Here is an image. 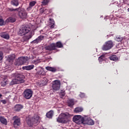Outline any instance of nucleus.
<instances>
[{"mask_svg": "<svg viewBox=\"0 0 129 129\" xmlns=\"http://www.w3.org/2000/svg\"><path fill=\"white\" fill-rule=\"evenodd\" d=\"M70 117V114L68 112L61 113L58 116L56 120L60 123H67L69 121V118Z\"/></svg>", "mask_w": 129, "mask_h": 129, "instance_id": "1", "label": "nucleus"}, {"mask_svg": "<svg viewBox=\"0 0 129 129\" xmlns=\"http://www.w3.org/2000/svg\"><path fill=\"white\" fill-rule=\"evenodd\" d=\"M40 117L37 114H35L31 119H28L27 121V124L29 126H33V125H37L39 123V119Z\"/></svg>", "mask_w": 129, "mask_h": 129, "instance_id": "2", "label": "nucleus"}, {"mask_svg": "<svg viewBox=\"0 0 129 129\" xmlns=\"http://www.w3.org/2000/svg\"><path fill=\"white\" fill-rule=\"evenodd\" d=\"M30 31H31V28H30L29 25H23L19 30V35L20 36H24L26 34H28Z\"/></svg>", "mask_w": 129, "mask_h": 129, "instance_id": "3", "label": "nucleus"}, {"mask_svg": "<svg viewBox=\"0 0 129 129\" xmlns=\"http://www.w3.org/2000/svg\"><path fill=\"white\" fill-rule=\"evenodd\" d=\"M84 120V118L81 115H75L73 117V121L74 122L77 123V124H81V123L84 124V123H85Z\"/></svg>", "mask_w": 129, "mask_h": 129, "instance_id": "4", "label": "nucleus"}, {"mask_svg": "<svg viewBox=\"0 0 129 129\" xmlns=\"http://www.w3.org/2000/svg\"><path fill=\"white\" fill-rule=\"evenodd\" d=\"M113 42L111 40L105 42V44L103 45L102 47V50L103 51H107V50H110L114 46Z\"/></svg>", "mask_w": 129, "mask_h": 129, "instance_id": "5", "label": "nucleus"}, {"mask_svg": "<svg viewBox=\"0 0 129 129\" xmlns=\"http://www.w3.org/2000/svg\"><path fill=\"white\" fill-rule=\"evenodd\" d=\"M29 61V57L28 56H21L17 59V65L20 66V65H24L25 63Z\"/></svg>", "mask_w": 129, "mask_h": 129, "instance_id": "6", "label": "nucleus"}, {"mask_svg": "<svg viewBox=\"0 0 129 129\" xmlns=\"http://www.w3.org/2000/svg\"><path fill=\"white\" fill-rule=\"evenodd\" d=\"M61 86V82L58 80H54L52 82V88L55 91H57L60 89Z\"/></svg>", "mask_w": 129, "mask_h": 129, "instance_id": "7", "label": "nucleus"}, {"mask_svg": "<svg viewBox=\"0 0 129 129\" xmlns=\"http://www.w3.org/2000/svg\"><path fill=\"white\" fill-rule=\"evenodd\" d=\"M24 95L26 99H30L33 96V91L30 89H27L24 92Z\"/></svg>", "mask_w": 129, "mask_h": 129, "instance_id": "8", "label": "nucleus"}, {"mask_svg": "<svg viewBox=\"0 0 129 129\" xmlns=\"http://www.w3.org/2000/svg\"><path fill=\"white\" fill-rule=\"evenodd\" d=\"M15 78L19 83H24L25 82V76L21 74H16Z\"/></svg>", "mask_w": 129, "mask_h": 129, "instance_id": "9", "label": "nucleus"}, {"mask_svg": "<svg viewBox=\"0 0 129 129\" xmlns=\"http://www.w3.org/2000/svg\"><path fill=\"white\" fill-rule=\"evenodd\" d=\"M18 15L20 19H26L28 16L27 12L24 9H21L20 11H18Z\"/></svg>", "mask_w": 129, "mask_h": 129, "instance_id": "10", "label": "nucleus"}, {"mask_svg": "<svg viewBox=\"0 0 129 129\" xmlns=\"http://www.w3.org/2000/svg\"><path fill=\"white\" fill-rule=\"evenodd\" d=\"M13 120H14L13 123L14 126H16V125H21V119L19 117L17 116H14L13 117Z\"/></svg>", "mask_w": 129, "mask_h": 129, "instance_id": "11", "label": "nucleus"}, {"mask_svg": "<svg viewBox=\"0 0 129 129\" xmlns=\"http://www.w3.org/2000/svg\"><path fill=\"white\" fill-rule=\"evenodd\" d=\"M45 49L48 51H53V50H56V44L52 43L49 45L46 46Z\"/></svg>", "mask_w": 129, "mask_h": 129, "instance_id": "12", "label": "nucleus"}, {"mask_svg": "<svg viewBox=\"0 0 129 129\" xmlns=\"http://www.w3.org/2000/svg\"><path fill=\"white\" fill-rule=\"evenodd\" d=\"M43 39H44V36L40 35L35 40L32 41L31 43H32L33 44H38V42H40V41H42Z\"/></svg>", "mask_w": 129, "mask_h": 129, "instance_id": "13", "label": "nucleus"}, {"mask_svg": "<svg viewBox=\"0 0 129 129\" xmlns=\"http://www.w3.org/2000/svg\"><path fill=\"white\" fill-rule=\"evenodd\" d=\"M1 36L6 40H9L10 39V35L7 32H2L1 33Z\"/></svg>", "mask_w": 129, "mask_h": 129, "instance_id": "14", "label": "nucleus"}, {"mask_svg": "<svg viewBox=\"0 0 129 129\" xmlns=\"http://www.w3.org/2000/svg\"><path fill=\"white\" fill-rule=\"evenodd\" d=\"M84 124H89V125H93V124H94V121H93L91 119L84 120Z\"/></svg>", "mask_w": 129, "mask_h": 129, "instance_id": "15", "label": "nucleus"}, {"mask_svg": "<svg viewBox=\"0 0 129 129\" xmlns=\"http://www.w3.org/2000/svg\"><path fill=\"white\" fill-rule=\"evenodd\" d=\"M34 67L35 66L33 64H31V65L23 67L22 68V69L23 70H27L29 71L30 70H32V69H34Z\"/></svg>", "mask_w": 129, "mask_h": 129, "instance_id": "16", "label": "nucleus"}, {"mask_svg": "<svg viewBox=\"0 0 129 129\" xmlns=\"http://www.w3.org/2000/svg\"><path fill=\"white\" fill-rule=\"evenodd\" d=\"M54 115V111L51 110L46 114V116L47 118H52Z\"/></svg>", "mask_w": 129, "mask_h": 129, "instance_id": "17", "label": "nucleus"}, {"mask_svg": "<svg viewBox=\"0 0 129 129\" xmlns=\"http://www.w3.org/2000/svg\"><path fill=\"white\" fill-rule=\"evenodd\" d=\"M23 105L21 104H17L14 107L15 111H20L21 109H23Z\"/></svg>", "mask_w": 129, "mask_h": 129, "instance_id": "18", "label": "nucleus"}, {"mask_svg": "<svg viewBox=\"0 0 129 129\" xmlns=\"http://www.w3.org/2000/svg\"><path fill=\"white\" fill-rule=\"evenodd\" d=\"M0 122L1 123H3V124H5V125L8 124V120H7L6 118H5L4 116L0 117Z\"/></svg>", "mask_w": 129, "mask_h": 129, "instance_id": "19", "label": "nucleus"}, {"mask_svg": "<svg viewBox=\"0 0 129 129\" xmlns=\"http://www.w3.org/2000/svg\"><path fill=\"white\" fill-rule=\"evenodd\" d=\"M16 21V18L13 17H10L6 20L7 23H15Z\"/></svg>", "mask_w": 129, "mask_h": 129, "instance_id": "20", "label": "nucleus"}, {"mask_svg": "<svg viewBox=\"0 0 129 129\" xmlns=\"http://www.w3.org/2000/svg\"><path fill=\"white\" fill-rule=\"evenodd\" d=\"M49 26L51 29H53L54 27H55V22L54 21V20H53L51 18L49 19Z\"/></svg>", "mask_w": 129, "mask_h": 129, "instance_id": "21", "label": "nucleus"}, {"mask_svg": "<svg viewBox=\"0 0 129 129\" xmlns=\"http://www.w3.org/2000/svg\"><path fill=\"white\" fill-rule=\"evenodd\" d=\"M36 1H32L30 2L29 7L27 9V11H30V10H31V9H32V8H33V7H34L35 5H36Z\"/></svg>", "mask_w": 129, "mask_h": 129, "instance_id": "22", "label": "nucleus"}, {"mask_svg": "<svg viewBox=\"0 0 129 129\" xmlns=\"http://www.w3.org/2000/svg\"><path fill=\"white\" fill-rule=\"evenodd\" d=\"M45 69L46 70H48V71H51V72H56L57 71V70L55 68L50 67H46L45 68Z\"/></svg>", "mask_w": 129, "mask_h": 129, "instance_id": "23", "label": "nucleus"}, {"mask_svg": "<svg viewBox=\"0 0 129 129\" xmlns=\"http://www.w3.org/2000/svg\"><path fill=\"white\" fill-rule=\"evenodd\" d=\"M11 5L14 6V7H18L19 6V0H12L11 2Z\"/></svg>", "mask_w": 129, "mask_h": 129, "instance_id": "24", "label": "nucleus"}, {"mask_svg": "<svg viewBox=\"0 0 129 129\" xmlns=\"http://www.w3.org/2000/svg\"><path fill=\"white\" fill-rule=\"evenodd\" d=\"M83 111V108L81 107H78L75 109L74 112H76V113H79V112H81Z\"/></svg>", "mask_w": 129, "mask_h": 129, "instance_id": "25", "label": "nucleus"}, {"mask_svg": "<svg viewBox=\"0 0 129 129\" xmlns=\"http://www.w3.org/2000/svg\"><path fill=\"white\" fill-rule=\"evenodd\" d=\"M15 58H16V55L15 54H12L8 56V60H9V62H11L13 60H15Z\"/></svg>", "mask_w": 129, "mask_h": 129, "instance_id": "26", "label": "nucleus"}, {"mask_svg": "<svg viewBox=\"0 0 129 129\" xmlns=\"http://www.w3.org/2000/svg\"><path fill=\"white\" fill-rule=\"evenodd\" d=\"M19 82L17 81L16 77H15V79H13L12 81L10 82V85H15V84H19Z\"/></svg>", "mask_w": 129, "mask_h": 129, "instance_id": "27", "label": "nucleus"}, {"mask_svg": "<svg viewBox=\"0 0 129 129\" xmlns=\"http://www.w3.org/2000/svg\"><path fill=\"white\" fill-rule=\"evenodd\" d=\"M109 58L112 61H117L118 60V57L116 55H111Z\"/></svg>", "mask_w": 129, "mask_h": 129, "instance_id": "28", "label": "nucleus"}, {"mask_svg": "<svg viewBox=\"0 0 129 129\" xmlns=\"http://www.w3.org/2000/svg\"><path fill=\"white\" fill-rule=\"evenodd\" d=\"M56 48H63V44L60 41L55 43Z\"/></svg>", "mask_w": 129, "mask_h": 129, "instance_id": "29", "label": "nucleus"}, {"mask_svg": "<svg viewBox=\"0 0 129 129\" xmlns=\"http://www.w3.org/2000/svg\"><path fill=\"white\" fill-rule=\"evenodd\" d=\"M8 12H16V11H17V12H19V11H20V7L16 9L8 8Z\"/></svg>", "mask_w": 129, "mask_h": 129, "instance_id": "30", "label": "nucleus"}, {"mask_svg": "<svg viewBox=\"0 0 129 129\" xmlns=\"http://www.w3.org/2000/svg\"><path fill=\"white\" fill-rule=\"evenodd\" d=\"M50 3V0H43L41 2L42 6H47Z\"/></svg>", "mask_w": 129, "mask_h": 129, "instance_id": "31", "label": "nucleus"}, {"mask_svg": "<svg viewBox=\"0 0 129 129\" xmlns=\"http://www.w3.org/2000/svg\"><path fill=\"white\" fill-rule=\"evenodd\" d=\"M69 106H73L74 105V100L73 99H70L68 101Z\"/></svg>", "mask_w": 129, "mask_h": 129, "instance_id": "32", "label": "nucleus"}, {"mask_svg": "<svg viewBox=\"0 0 129 129\" xmlns=\"http://www.w3.org/2000/svg\"><path fill=\"white\" fill-rule=\"evenodd\" d=\"M123 40V37L121 36H118L116 38V41H117V42H121Z\"/></svg>", "mask_w": 129, "mask_h": 129, "instance_id": "33", "label": "nucleus"}, {"mask_svg": "<svg viewBox=\"0 0 129 129\" xmlns=\"http://www.w3.org/2000/svg\"><path fill=\"white\" fill-rule=\"evenodd\" d=\"M4 59V53L3 51H0V62Z\"/></svg>", "mask_w": 129, "mask_h": 129, "instance_id": "34", "label": "nucleus"}, {"mask_svg": "<svg viewBox=\"0 0 129 129\" xmlns=\"http://www.w3.org/2000/svg\"><path fill=\"white\" fill-rule=\"evenodd\" d=\"M32 38V34H30L29 35H27L25 36L26 40H30Z\"/></svg>", "mask_w": 129, "mask_h": 129, "instance_id": "35", "label": "nucleus"}, {"mask_svg": "<svg viewBox=\"0 0 129 129\" xmlns=\"http://www.w3.org/2000/svg\"><path fill=\"white\" fill-rule=\"evenodd\" d=\"M4 21L3 18H0V26H4Z\"/></svg>", "mask_w": 129, "mask_h": 129, "instance_id": "36", "label": "nucleus"}, {"mask_svg": "<svg viewBox=\"0 0 129 129\" xmlns=\"http://www.w3.org/2000/svg\"><path fill=\"white\" fill-rule=\"evenodd\" d=\"M2 86H5L6 84H8V81H3L1 83Z\"/></svg>", "mask_w": 129, "mask_h": 129, "instance_id": "37", "label": "nucleus"}, {"mask_svg": "<svg viewBox=\"0 0 129 129\" xmlns=\"http://www.w3.org/2000/svg\"><path fill=\"white\" fill-rule=\"evenodd\" d=\"M80 97H81V98H83V97L85 96V94H84V93H81V94H80Z\"/></svg>", "mask_w": 129, "mask_h": 129, "instance_id": "38", "label": "nucleus"}, {"mask_svg": "<svg viewBox=\"0 0 129 129\" xmlns=\"http://www.w3.org/2000/svg\"><path fill=\"white\" fill-rule=\"evenodd\" d=\"M1 102H2L3 104H7V100H1Z\"/></svg>", "mask_w": 129, "mask_h": 129, "instance_id": "39", "label": "nucleus"}, {"mask_svg": "<svg viewBox=\"0 0 129 129\" xmlns=\"http://www.w3.org/2000/svg\"><path fill=\"white\" fill-rule=\"evenodd\" d=\"M103 56H100L99 57V62H102V61H103Z\"/></svg>", "mask_w": 129, "mask_h": 129, "instance_id": "40", "label": "nucleus"}, {"mask_svg": "<svg viewBox=\"0 0 129 129\" xmlns=\"http://www.w3.org/2000/svg\"><path fill=\"white\" fill-rule=\"evenodd\" d=\"M60 93L62 96H65V94H66L65 93V91H61Z\"/></svg>", "mask_w": 129, "mask_h": 129, "instance_id": "41", "label": "nucleus"}, {"mask_svg": "<svg viewBox=\"0 0 129 129\" xmlns=\"http://www.w3.org/2000/svg\"><path fill=\"white\" fill-rule=\"evenodd\" d=\"M3 96V95H2V94H0V98H1V97Z\"/></svg>", "mask_w": 129, "mask_h": 129, "instance_id": "42", "label": "nucleus"}, {"mask_svg": "<svg viewBox=\"0 0 129 129\" xmlns=\"http://www.w3.org/2000/svg\"><path fill=\"white\" fill-rule=\"evenodd\" d=\"M39 75H41V74L39 73Z\"/></svg>", "mask_w": 129, "mask_h": 129, "instance_id": "43", "label": "nucleus"}, {"mask_svg": "<svg viewBox=\"0 0 129 129\" xmlns=\"http://www.w3.org/2000/svg\"><path fill=\"white\" fill-rule=\"evenodd\" d=\"M0 104H1V102H0Z\"/></svg>", "mask_w": 129, "mask_h": 129, "instance_id": "44", "label": "nucleus"}]
</instances>
